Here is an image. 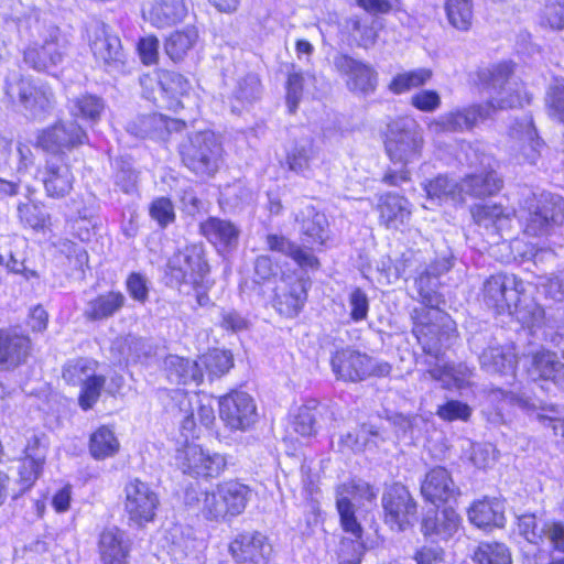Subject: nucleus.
Returning a JSON list of instances; mask_svg holds the SVG:
<instances>
[{
	"label": "nucleus",
	"instance_id": "1",
	"mask_svg": "<svg viewBox=\"0 0 564 564\" xmlns=\"http://www.w3.org/2000/svg\"><path fill=\"white\" fill-rule=\"evenodd\" d=\"M478 79L489 95L486 104L457 108L440 116L431 123L435 132H463L471 130L478 122L491 117L497 109L522 107L531 96L523 84L513 76L512 65L498 63L478 72Z\"/></svg>",
	"mask_w": 564,
	"mask_h": 564
},
{
	"label": "nucleus",
	"instance_id": "2",
	"mask_svg": "<svg viewBox=\"0 0 564 564\" xmlns=\"http://www.w3.org/2000/svg\"><path fill=\"white\" fill-rule=\"evenodd\" d=\"M18 32L26 42L22 52L23 63L35 72L52 73L67 55L68 41L57 26L28 18L18 22Z\"/></svg>",
	"mask_w": 564,
	"mask_h": 564
},
{
	"label": "nucleus",
	"instance_id": "3",
	"mask_svg": "<svg viewBox=\"0 0 564 564\" xmlns=\"http://www.w3.org/2000/svg\"><path fill=\"white\" fill-rule=\"evenodd\" d=\"M251 497L249 486L237 480L219 482L212 491L197 492L194 488L185 491L184 501L196 508L208 521L228 522L241 514Z\"/></svg>",
	"mask_w": 564,
	"mask_h": 564
},
{
	"label": "nucleus",
	"instance_id": "4",
	"mask_svg": "<svg viewBox=\"0 0 564 564\" xmlns=\"http://www.w3.org/2000/svg\"><path fill=\"white\" fill-rule=\"evenodd\" d=\"M524 282L514 274L498 273L489 276L482 286L484 302L498 314L509 312L530 327L539 326L544 319V310L531 302L521 305Z\"/></svg>",
	"mask_w": 564,
	"mask_h": 564
},
{
	"label": "nucleus",
	"instance_id": "5",
	"mask_svg": "<svg viewBox=\"0 0 564 564\" xmlns=\"http://www.w3.org/2000/svg\"><path fill=\"white\" fill-rule=\"evenodd\" d=\"M423 145L422 130L410 118H401L389 124L386 151L394 165L400 169L386 172L382 182L390 186H399L410 180L406 166L421 158Z\"/></svg>",
	"mask_w": 564,
	"mask_h": 564
},
{
	"label": "nucleus",
	"instance_id": "6",
	"mask_svg": "<svg viewBox=\"0 0 564 564\" xmlns=\"http://www.w3.org/2000/svg\"><path fill=\"white\" fill-rule=\"evenodd\" d=\"M414 314V336L423 351L438 360L443 348L456 339L455 322L440 307L415 310Z\"/></svg>",
	"mask_w": 564,
	"mask_h": 564
},
{
	"label": "nucleus",
	"instance_id": "7",
	"mask_svg": "<svg viewBox=\"0 0 564 564\" xmlns=\"http://www.w3.org/2000/svg\"><path fill=\"white\" fill-rule=\"evenodd\" d=\"M4 91L12 104L19 105L25 117L43 120L54 107V94L45 84L14 74L7 77Z\"/></svg>",
	"mask_w": 564,
	"mask_h": 564
},
{
	"label": "nucleus",
	"instance_id": "8",
	"mask_svg": "<svg viewBox=\"0 0 564 564\" xmlns=\"http://www.w3.org/2000/svg\"><path fill=\"white\" fill-rule=\"evenodd\" d=\"M221 152V144L212 131L193 133L180 144L182 162L199 176H213L218 171Z\"/></svg>",
	"mask_w": 564,
	"mask_h": 564
},
{
	"label": "nucleus",
	"instance_id": "9",
	"mask_svg": "<svg viewBox=\"0 0 564 564\" xmlns=\"http://www.w3.org/2000/svg\"><path fill=\"white\" fill-rule=\"evenodd\" d=\"M330 365L337 379L350 382L362 381L371 376L386 377L391 371L388 362L378 361L349 347L336 350Z\"/></svg>",
	"mask_w": 564,
	"mask_h": 564
},
{
	"label": "nucleus",
	"instance_id": "10",
	"mask_svg": "<svg viewBox=\"0 0 564 564\" xmlns=\"http://www.w3.org/2000/svg\"><path fill=\"white\" fill-rule=\"evenodd\" d=\"M175 463L183 474L206 479L218 477L227 466L224 455L210 453L194 443H188L176 451Z\"/></svg>",
	"mask_w": 564,
	"mask_h": 564
},
{
	"label": "nucleus",
	"instance_id": "11",
	"mask_svg": "<svg viewBox=\"0 0 564 564\" xmlns=\"http://www.w3.org/2000/svg\"><path fill=\"white\" fill-rule=\"evenodd\" d=\"M123 494V507L129 521L142 527L154 520L160 506V498L150 484L133 478L126 484Z\"/></svg>",
	"mask_w": 564,
	"mask_h": 564
},
{
	"label": "nucleus",
	"instance_id": "12",
	"mask_svg": "<svg viewBox=\"0 0 564 564\" xmlns=\"http://www.w3.org/2000/svg\"><path fill=\"white\" fill-rule=\"evenodd\" d=\"M209 272L202 246L191 245L175 252L167 262V274L175 284L203 285Z\"/></svg>",
	"mask_w": 564,
	"mask_h": 564
},
{
	"label": "nucleus",
	"instance_id": "13",
	"mask_svg": "<svg viewBox=\"0 0 564 564\" xmlns=\"http://www.w3.org/2000/svg\"><path fill=\"white\" fill-rule=\"evenodd\" d=\"M90 50L97 62L107 72L119 70L124 65V52L121 41L104 22L96 21L88 29Z\"/></svg>",
	"mask_w": 564,
	"mask_h": 564
},
{
	"label": "nucleus",
	"instance_id": "14",
	"mask_svg": "<svg viewBox=\"0 0 564 564\" xmlns=\"http://www.w3.org/2000/svg\"><path fill=\"white\" fill-rule=\"evenodd\" d=\"M333 64L339 74L348 77L346 85L354 94L369 96L377 89L378 73L371 65L347 54L335 55Z\"/></svg>",
	"mask_w": 564,
	"mask_h": 564
},
{
	"label": "nucleus",
	"instance_id": "15",
	"mask_svg": "<svg viewBox=\"0 0 564 564\" xmlns=\"http://www.w3.org/2000/svg\"><path fill=\"white\" fill-rule=\"evenodd\" d=\"M219 416L232 431L247 430L257 420L253 399L243 391H232L219 400Z\"/></svg>",
	"mask_w": 564,
	"mask_h": 564
},
{
	"label": "nucleus",
	"instance_id": "16",
	"mask_svg": "<svg viewBox=\"0 0 564 564\" xmlns=\"http://www.w3.org/2000/svg\"><path fill=\"white\" fill-rule=\"evenodd\" d=\"M382 507L386 521L399 531L410 523V518L416 513V503L410 491L400 482L388 486L382 495Z\"/></svg>",
	"mask_w": 564,
	"mask_h": 564
},
{
	"label": "nucleus",
	"instance_id": "17",
	"mask_svg": "<svg viewBox=\"0 0 564 564\" xmlns=\"http://www.w3.org/2000/svg\"><path fill=\"white\" fill-rule=\"evenodd\" d=\"M87 134L75 121H61L43 130L37 137V145L52 153L73 149L85 143Z\"/></svg>",
	"mask_w": 564,
	"mask_h": 564
},
{
	"label": "nucleus",
	"instance_id": "18",
	"mask_svg": "<svg viewBox=\"0 0 564 564\" xmlns=\"http://www.w3.org/2000/svg\"><path fill=\"white\" fill-rule=\"evenodd\" d=\"M509 137L511 139V150L516 152L517 158H522L523 162L535 164L540 158L542 141L536 134L532 118L523 116L510 126Z\"/></svg>",
	"mask_w": 564,
	"mask_h": 564
},
{
	"label": "nucleus",
	"instance_id": "19",
	"mask_svg": "<svg viewBox=\"0 0 564 564\" xmlns=\"http://www.w3.org/2000/svg\"><path fill=\"white\" fill-rule=\"evenodd\" d=\"M337 511L343 530L352 536L344 538L340 542V564H360L366 550L362 540L364 529L356 518L355 509L343 508Z\"/></svg>",
	"mask_w": 564,
	"mask_h": 564
},
{
	"label": "nucleus",
	"instance_id": "20",
	"mask_svg": "<svg viewBox=\"0 0 564 564\" xmlns=\"http://www.w3.org/2000/svg\"><path fill=\"white\" fill-rule=\"evenodd\" d=\"M307 282L296 276L282 278L274 292V307L288 317L296 316L307 299Z\"/></svg>",
	"mask_w": 564,
	"mask_h": 564
},
{
	"label": "nucleus",
	"instance_id": "21",
	"mask_svg": "<svg viewBox=\"0 0 564 564\" xmlns=\"http://www.w3.org/2000/svg\"><path fill=\"white\" fill-rule=\"evenodd\" d=\"M31 354V340L12 328L0 329V371H13L25 364Z\"/></svg>",
	"mask_w": 564,
	"mask_h": 564
},
{
	"label": "nucleus",
	"instance_id": "22",
	"mask_svg": "<svg viewBox=\"0 0 564 564\" xmlns=\"http://www.w3.org/2000/svg\"><path fill=\"white\" fill-rule=\"evenodd\" d=\"M188 14L185 0H151L142 9L143 19L156 29L172 28Z\"/></svg>",
	"mask_w": 564,
	"mask_h": 564
},
{
	"label": "nucleus",
	"instance_id": "23",
	"mask_svg": "<svg viewBox=\"0 0 564 564\" xmlns=\"http://www.w3.org/2000/svg\"><path fill=\"white\" fill-rule=\"evenodd\" d=\"M23 458L18 468L19 481L23 489H29L40 477L46 458V445L43 438L32 434L23 448Z\"/></svg>",
	"mask_w": 564,
	"mask_h": 564
},
{
	"label": "nucleus",
	"instance_id": "24",
	"mask_svg": "<svg viewBox=\"0 0 564 564\" xmlns=\"http://www.w3.org/2000/svg\"><path fill=\"white\" fill-rule=\"evenodd\" d=\"M462 519L451 507L442 511L430 510L425 513L421 531L433 542L448 541L459 530Z\"/></svg>",
	"mask_w": 564,
	"mask_h": 564
},
{
	"label": "nucleus",
	"instance_id": "25",
	"mask_svg": "<svg viewBox=\"0 0 564 564\" xmlns=\"http://www.w3.org/2000/svg\"><path fill=\"white\" fill-rule=\"evenodd\" d=\"M45 193L48 197L59 199L67 196L74 185L75 177L68 164L59 159H51L40 172Z\"/></svg>",
	"mask_w": 564,
	"mask_h": 564
},
{
	"label": "nucleus",
	"instance_id": "26",
	"mask_svg": "<svg viewBox=\"0 0 564 564\" xmlns=\"http://www.w3.org/2000/svg\"><path fill=\"white\" fill-rule=\"evenodd\" d=\"M296 221L300 224V231L303 242L311 252L315 247H322L328 239V221L323 213H319L314 206H305L297 215Z\"/></svg>",
	"mask_w": 564,
	"mask_h": 564
},
{
	"label": "nucleus",
	"instance_id": "27",
	"mask_svg": "<svg viewBox=\"0 0 564 564\" xmlns=\"http://www.w3.org/2000/svg\"><path fill=\"white\" fill-rule=\"evenodd\" d=\"M422 496L432 503L451 502L459 495L451 474L444 467L431 469L421 485Z\"/></svg>",
	"mask_w": 564,
	"mask_h": 564
},
{
	"label": "nucleus",
	"instance_id": "28",
	"mask_svg": "<svg viewBox=\"0 0 564 564\" xmlns=\"http://www.w3.org/2000/svg\"><path fill=\"white\" fill-rule=\"evenodd\" d=\"M229 551L237 564H267L264 536L259 532L238 534Z\"/></svg>",
	"mask_w": 564,
	"mask_h": 564
},
{
	"label": "nucleus",
	"instance_id": "29",
	"mask_svg": "<svg viewBox=\"0 0 564 564\" xmlns=\"http://www.w3.org/2000/svg\"><path fill=\"white\" fill-rule=\"evenodd\" d=\"M380 224L387 229L399 230L411 218V204L404 197L392 193L381 195L378 203Z\"/></svg>",
	"mask_w": 564,
	"mask_h": 564
},
{
	"label": "nucleus",
	"instance_id": "30",
	"mask_svg": "<svg viewBox=\"0 0 564 564\" xmlns=\"http://www.w3.org/2000/svg\"><path fill=\"white\" fill-rule=\"evenodd\" d=\"M564 219V202L560 196H552L549 202L538 206L529 213L525 224V232L530 236H540L547 231L552 224H558Z\"/></svg>",
	"mask_w": 564,
	"mask_h": 564
},
{
	"label": "nucleus",
	"instance_id": "31",
	"mask_svg": "<svg viewBox=\"0 0 564 564\" xmlns=\"http://www.w3.org/2000/svg\"><path fill=\"white\" fill-rule=\"evenodd\" d=\"M265 245L269 250L290 257L304 270H315L319 265L318 259L306 248V246H297L295 242L282 235H267Z\"/></svg>",
	"mask_w": 564,
	"mask_h": 564
},
{
	"label": "nucleus",
	"instance_id": "32",
	"mask_svg": "<svg viewBox=\"0 0 564 564\" xmlns=\"http://www.w3.org/2000/svg\"><path fill=\"white\" fill-rule=\"evenodd\" d=\"M528 375L534 381L550 380L560 384L564 382V364L555 352L539 350L532 355Z\"/></svg>",
	"mask_w": 564,
	"mask_h": 564
},
{
	"label": "nucleus",
	"instance_id": "33",
	"mask_svg": "<svg viewBox=\"0 0 564 564\" xmlns=\"http://www.w3.org/2000/svg\"><path fill=\"white\" fill-rule=\"evenodd\" d=\"M479 364L488 373L513 377L517 360L511 348L490 344L479 355Z\"/></svg>",
	"mask_w": 564,
	"mask_h": 564
},
{
	"label": "nucleus",
	"instance_id": "34",
	"mask_svg": "<svg viewBox=\"0 0 564 564\" xmlns=\"http://www.w3.org/2000/svg\"><path fill=\"white\" fill-rule=\"evenodd\" d=\"M462 200L468 195L476 198L494 195L502 187V180L492 170H481L479 173L467 175L462 182Z\"/></svg>",
	"mask_w": 564,
	"mask_h": 564
},
{
	"label": "nucleus",
	"instance_id": "35",
	"mask_svg": "<svg viewBox=\"0 0 564 564\" xmlns=\"http://www.w3.org/2000/svg\"><path fill=\"white\" fill-rule=\"evenodd\" d=\"M126 296L120 291H108L86 303L84 316L91 322L107 319L118 313L126 304Z\"/></svg>",
	"mask_w": 564,
	"mask_h": 564
},
{
	"label": "nucleus",
	"instance_id": "36",
	"mask_svg": "<svg viewBox=\"0 0 564 564\" xmlns=\"http://www.w3.org/2000/svg\"><path fill=\"white\" fill-rule=\"evenodd\" d=\"M164 369L170 382L175 384H200L204 379V373L200 369L198 361H191L188 359L171 355L164 360Z\"/></svg>",
	"mask_w": 564,
	"mask_h": 564
},
{
	"label": "nucleus",
	"instance_id": "37",
	"mask_svg": "<svg viewBox=\"0 0 564 564\" xmlns=\"http://www.w3.org/2000/svg\"><path fill=\"white\" fill-rule=\"evenodd\" d=\"M99 553L102 564H128L129 549L123 532L118 528H109L99 538Z\"/></svg>",
	"mask_w": 564,
	"mask_h": 564
},
{
	"label": "nucleus",
	"instance_id": "38",
	"mask_svg": "<svg viewBox=\"0 0 564 564\" xmlns=\"http://www.w3.org/2000/svg\"><path fill=\"white\" fill-rule=\"evenodd\" d=\"M200 231L213 245L226 250L237 246L240 234L231 221L216 217L202 223Z\"/></svg>",
	"mask_w": 564,
	"mask_h": 564
},
{
	"label": "nucleus",
	"instance_id": "39",
	"mask_svg": "<svg viewBox=\"0 0 564 564\" xmlns=\"http://www.w3.org/2000/svg\"><path fill=\"white\" fill-rule=\"evenodd\" d=\"M262 87L256 74H247L237 79L230 96V107L234 113H240L261 97Z\"/></svg>",
	"mask_w": 564,
	"mask_h": 564
},
{
	"label": "nucleus",
	"instance_id": "40",
	"mask_svg": "<svg viewBox=\"0 0 564 564\" xmlns=\"http://www.w3.org/2000/svg\"><path fill=\"white\" fill-rule=\"evenodd\" d=\"M468 519L478 528L503 527V506L497 499L476 501L468 509Z\"/></svg>",
	"mask_w": 564,
	"mask_h": 564
},
{
	"label": "nucleus",
	"instance_id": "41",
	"mask_svg": "<svg viewBox=\"0 0 564 564\" xmlns=\"http://www.w3.org/2000/svg\"><path fill=\"white\" fill-rule=\"evenodd\" d=\"M315 161V149L312 140H302L290 148L285 162L290 171L304 177L312 176V165Z\"/></svg>",
	"mask_w": 564,
	"mask_h": 564
},
{
	"label": "nucleus",
	"instance_id": "42",
	"mask_svg": "<svg viewBox=\"0 0 564 564\" xmlns=\"http://www.w3.org/2000/svg\"><path fill=\"white\" fill-rule=\"evenodd\" d=\"M105 101L101 97L84 94L69 100V113L74 118H80L91 124L97 123L105 111Z\"/></svg>",
	"mask_w": 564,
	"mask_h": 564
},
{
	"label": "nucleus",
	"instance_id": "43",
	"mask_svg": "<svg viewBox=\"0 0 564 564\" xmlns=\"http://www.w3.org/2000/svg\"><path fill=\"white\" fill-rule=\"evenodd\" d=\"M424 189L427 198L441 203L452 202L454 204L462 200L460 183L445 175H440L425 184Z\"/></svg>",
	"mask_w": 564,
	"mask_h": 564
},
{
	"label": "nucleus",
	"instance_id": "44",
	"mask_svg": "<svg viewBox=\"0 0 564 564\" xmlns=\"http://www.w3.org/2000/svg\"><path fill=\"white\" fill-rule=\"evenodd\" d=\"M188 405L191 411L183 420V430L192 431L196 420L205 427H209L214 423L215 411L208 397L200 398L198 394H194L192 398H188Z\"/></svg>",
	"mask_w": 564,
	"mask_h": 564
},
{
	"label": "nucleus",
	"instance_id": "45",
	"mask_svg": "<svg viewBox=\"0 0 564 564\" xmlns=\"http://www.w3.org/2000/svg\"><path fill=\"white\" fill-rule=\"evenodd\" d=\"M512 213L505 209L501 205H476L471 209L474 220L485 228L495 227L496 230H502L507 225Z\"/></svg>",
	"mask_w": 564,
	"mask_h": 564
},
{
	"label": "nucleus",
	"instance_id": "46",
	"mask_svg": "<svg viewBox=\"0 0 564 564\" xmlns=\"http://www.w3.org/2000/svg\"><path fill=\"white\" fill-rule=\"evenodd\" d=\"M119 441L107 426L99 427L89 440V452L95 459L112 457L119 451Z\"/></svg>",
	"mask_w": 564,
	"mask_h": 564
},
{
	"label": "nucleus",
	"instance_id": "47",
	"mask_svg": "<svg viewBox=\"0 0 564 564\" xmlns=\"http://www.w3.org/2000/svg\"><path fill=\"white\" fill-rule=\"evenodd\" d=\"M432 76V70L424 67L399 73L392 78L388 88L391 93L400 95L424 86Z\"/></svg>",
	"mask_w": 564,
	"mask_h": 564
},
{
	"label": "nucleus",
	"instance_id": "48",
	"mask_svg": "<svg viewBox=\"0 0 564 564\" xmlns=\"http://www.w3.org/2000/svg\"><path fill=\"white\" fill-rule=\"evenodd\" d=\"M198 33L195 28H186L172 33L165 41V52L174 62L183 59L197 41Z\"/></svg>",
	"mask_w": 564,
	"mask_h": 564
},
{
	"label": "nucleus",
	"instance_id": "49",
	"mask_svg": "<svg viewBox=\"0 0 564 564\" xmlns=\"http://www.w3.org/2000/svg\"><path fill=\"white\" fill-rule=\"evenodd\" d=\"M476 564H512L511 553L500 542H481L473 554Z\"/></svg>",
	"mask_w": 564,
	"mask_h": 564
},
{
	"label": "nucleus",
	"instance_id": "50",
	"mask_svg": "<svg viewBox=\"0 0 564 564\" xmlns=\"http://www.w3.org/2000/svg\"><path fill=\"white\" fill-rule=\"evenodd\" d=\"M473 0H445V12L452 26L459 31H468L474 17Z\"/></svg>",
	"mask_w": 564,
	"mask_h": 564
},
{
	"label": "nucleus",
	"instance_id": "51",
	"mask_svg": "<svg viewBox=\"0 0 564 564\" xmlns=\"http://www.w3.org/2000/svg\"><path fill=\"white\" fill-rule=\"evenodd\" d=\"M434 271L422 272L415 281L424 308H436L440 304L444 303L442 295L438 292L440 281L438 278L433 275Z\"/></svg>",
	"mask_w": 564,
	"mask_h": 564
},
{
	"label": "nucleus",
	"instance_id": "52",
	"mask_svg": "<svg viewBox=\"0 0 564 564\" xmlns=\"http://www.w3.org/2000/svg\"><path fill=\"white\" fill-rule=\"evenodd\" d=\"M191 89L189 82L181 74L169 70H161V97H167L174 102V107L182 106L176 98L185 96Z\"/></svg>",
	"mask_w": 564,
	"mask_h": 564
},
{
	"label": "nucleus",
	"instance_id": "53",
	"mask_svg": "<svg viewBox=\"0 0 564 564\" xmlns=\"http://www.w3.org/2000/svg\"><path fill=\"white\" fill-rule=\"evenodd\" d=\"M97 362L88 358L68 361L63 370V379L73 386H80L96 373Z\"/></svg>",
	"mask_w": 564,
	"mask_h": 564
},
{
	"label": "nucleus",
	"instance_id": "54",
	"mask_svg": "<svg viewBox=\"0 0 564 564\" xmlns=\"http://www.w3.org/2000/svg\"><path fill=\"white\" fill-rule=\"evenodd\" d=\"M200 369L204 367L210 378L227 373L234 366L232 355L227 350L213 349L199 358Z\"/></svg>",
	"mask_w": 564,
	"mask_h": 564
},
{
	"label": "nucleus",
	"instance_id": "55",
	"mask_svg": "<svg viewBox=\"0 0 564 564\" xmlns=\"http://www.w3.org/2000/svg\"><path fill=\"white\" fill-rule=\"evenodd\" d=\"M427 373L432 379L443 382L444 386H449L451 381H454L456 387L462 388L468 382L473 370L466 365H459L457 368L435 365L427 370Z\"/></svg>",
	"mask_w": 564,
	"mask_h": 564
},
{
	"label": "nucleus",
	"instance_id": "56",
	"mask_svg": "<svg viewBox=\"0 0 564 564\" xmlns=\"http://www.w3.org/2000/svg\"><path fill=\"white\" fill-rule=\"evenodd\" d=\"M545 104L550 116L564 123V78H555L550 84Z\"/></svg>",
	"mask_w": 564,
	"mask_h": 564
},
{
	"label": "nucleus",
	"instance_id": "57",
	"mask_svg": "<svg viewBox=\"0 0 564 564\" xmlns=\"http://www.w3.org/2000/svg\"><path fill=\"white\" fill-rule=\"evenodd\" d=\"M18 216L24 226L34 230L44 229L50 221V215L35 204L20 203L18 205Z\"/></svg>",
	"mask_w": 564,
	"mask_h": 564
},
{
	"label": "nucleus",
	"instance_id": "58",
	"mask_svg": "<svg viewBox=\"0 0 564 564\" xmlns=\"http://www.w3.org/2000/svg\"><path fill=\"white\" fill-rule=\"evenodd\" d=\"M458 160L469 167L481 170L491 169V158L488 156L479 144L466 143L460 147Z\"/></svg>",
	"mask_w": 564,
	"mask_h": 564
},
{
	"label": "nucleus",
	"instance_id": "59",
	"mask_svg": "<svg viewBox=\"0 0 564 564\" xmlns=\"http://www.w3.org/2000/svg\"><path fill=\"white\" fill-rule=\"evenodd\" d=\"M317 406L304 405L297 411L294 416L292 426L293 430L302 436H311L316 432V414Z\"/></svg>",
	"mask_w": 564,
	"mask_h": 564
},
{
	"label": "nucleus",
	"instance_id": "60",
	"mask_svg": "<svg viewBox=\"0 0 564 564\" xmlns=\"http://www.w3.org/2000/svg\"><path fill=\"white\" fill-rule=\"evenodd\" d=\"M519 533L532 543L542 544V534L545 530V522H539L534 514H523L518 518Z\"/></svg>",
	"mask_w": 564,
	"mask_h": 564
},
{
	"label": "nucleus",
	"instance_id": "61",
	"mask_svg": "<svg viewBox=\"0 0 564 564\" xmlns=\"http://www.w3.org/2000/svg\"><path fill=\"white\" fill-rule=\"evenodd\" d=\"M106 379L104 376L94 373L89 380L82 383V391L79 395V404L84 410L93 408L100 397V392L105 386Z\"/></svg>",
	"mask_w": 564,
	"mask_h": 564
},
{
	"label": "nucleus",
	"instance_id": "62",
	"mask_svg": "<svg viewBox=\"0 0 564 564\" xmlns=\"http://www.w3.org/2000/svg\"><path fill=\"white\" fill-rule=\"evenodd\" d=\"M149 213L161 228H166L175 220L174 206L166 197L155 198L149 207Z\"/></svg>",
	"mask_w": 564,
	"mask_h": 564
},
{
	"label": "nucleus",
	"instance_id": "63",
	"mask_svg": "<svg viewBox=\"0 0 564 564\" xmlns=\"http://www.w3.org/2000/svg\"><path fill=\"white\" fill-rule=\"evenodd\" d=\"M436 414L444 421L462 420L467 421L471 415V408L462 401L449 400L438 405Z\"/></svg>",
	"mask_w": 564,
	"mask_h": 564
},
{
	"label": "nucleus",
	"instance_id": "64",
	"mask_svg": "<svg viewBox=\"0 0 564 564\" xmlns=\"http://www.w3.org/2000/svg\"><path fill=\"white\" fill-rule=\"evenodd\" d=\"M162 123V119L156 115L140 116L135 120L128 123L127 130L137 138H149Z\"/></svg>",
	"mask_w": 564,
	"mask_h": 564
}]
</instances>
